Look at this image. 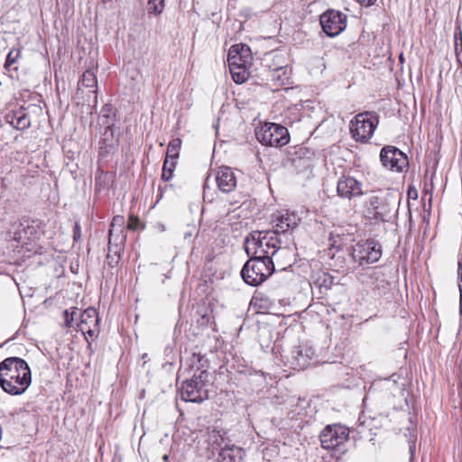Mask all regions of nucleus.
I'll return each mask as SVG.
<instances>
[{"label": "nucleus", "instance_id": "obj_1", "mask_svg": "<svg viewBox=\"0 0 462 462\" xmlns=\"http://www.w3.org/2000/svg\"><path fill=\"white\" fill-rule=\"evenodd\" d=\"M32 383L28 364L20 357H7L0 363V385L12 395L23 393Z\"/></svg>", "mask_w": 462, "mask_h": 462}, {"label": "nucleus", "instance_id": "obj_2", "mask_svg": "<svg viewBox=\"0 0 462 462\" xmlns=\"http://www.w3.org/2000/svg\"><path fill=\"white\" fill-rule=\"evenodd\" d=\"M245 249L248 256L278 260V253L286 250L281 247V241L271 230L253 231L245 239Z\"/></svg>", "mask_w": 462, "mask_h": 462}, {"label": "nucleus", "instance_id": "obj_3", "mask_svg": "<svg viewBox=\"0 0 462 462\" xmlns=\"http://www.w3.org/2000/svg\"><path fill=\"white\" fill-rule=\"evenodd\" d=\"M396 202L395 196L388 191L371 194L365 201V217L371 220L390 221Z\"/></svg>", "mask_w": 462, "mask_h": 462}, {"label": "nucleus", "instance_id": "obj_4", "mask_svg": "<svg viewBox=\"0 0 462 462\" xmlns=\"http://www.w3.org/2000/svg\"><path fill=\"white\" fill-rule=\"evenodd\" d=\"M273 272V260L250 256V259L242 268L241 275L245 283L251 286H258Z\"/></svg>", "mask_w": 462, "mask_h": 462}, {"label": "nucleus", "instance_id": "obj_5", "mask_svg": "<svg viewBox=\"0 0 462 462\" xmlns=\"http://www.w3.org/2000/svg\"><path fill=\"white\" fill-rule=\"evenodd\" d=\"M209 373L206 370L194 374L190 379L183 382L180 397L185 402H201L208 398V384Z\"/></svg>", "mask_w": 462, "mask_h": 462}, {"label": "nucleus", "instance_id": "obj_6", "mask_svg": "<svg viewBox=\"0 0 462 462\" xmlns=\"http://www.w3.org/2000/svg\"><path fill=\"white\" fill-rule=\"evenodd\" d=\"M377 125V116L370 112H363L350 121L349 130L354 140L365 143L373 136Z\"/></svg>", "mask_w": 462, "mask_h": 462}, {"label": "nucleus", "instance_id": "obj_7", "mask_svg": "<svg viewBox=\"0 0 462 462\" xmlns=\"http://www.w3.org/2000/svg\"><path fill=\"white\" fill-rule=\"evenodd\" d=\"M256 137L262 144L273 147H282L290 141L288 129L275 123L264 124L256 132Z\"/></svg>", "mask_w": 462, "mask_h": 462}, {"label": "nucleus", "instance_id": "obj_8", "mask_svg": "<svg viewBox=\"0 0 462 462\" xmlns=\"http://www.w3.org/2000/svg\"><path fill=\"white\" fill-rule=\"evenodd\" d=\"M382 256L381 245L374 239L357 243L352 250L353 259L363 266L377 262Z\"/></svg>", "mask_w": 462, "mask_h": 462}, {"label": "nucleus", "instance_id": "obj_9", "mask_svg": "<svg viewBox=\"0 0 462 462\" xmlns=\"http://www.w3.org/2000/svg\"><path fill=\"white\" fill-rule=\"evenodd\" d=\"M77 96L89 105L97 103V79L92 69H87L83 72L78 84Z\"/></svg>", "mask_w": 462, "mask_h": 462}, {"label": "nucleus", "instance_id": "obj_10", "mask_svg": "<svg viewBox=\"0 0 462 462\" xmlns=\"http://www.w3.org/2000/svg\"><path fill=\"white\" fill-rule=\"evenodd\" d=\"M380 160L384 168L393 171L401 172L408 167L406 154L394 146L382 148Z\"/></svg>", "mask_w": 462, "mask_h": 462}, {"label": "nucleus", "instance_id": "obj_11", "mask_svg": "<svg viewBox=\"0 0 462 462\" xmlns=\"http://www.w3.org/2000/svg\"><path fill=\"white\" fill-rule=\"evenodd\" d=\"M321 447L325 449H335L348 439V430L342 425H328L319 436Z\"/></svg>", "mask_w": 462, "mask_h": 462}, {"label": "nucleus", "instance_id": "obj_12", "mask_svg": "<svg viewBox=\"0 0 462 462\" xmlns=\"http://www.w3.org/2000/svg\"><path fill=\"white\" fill-rule=\"evenodd\" d=\"M323 32L329 37L338 35L346 26V16L339 11L328 10L320 15Z\"/></svg>", "mask_w": 462, "mask_h": 462}, {"label": "nucleus", "instance_id": "obj_13", "mask_svg": "<svg viewBox=\"0 0 462 462\" xmlns=\"http://www.w3.org/2000/svg\"><path fill=\"white\" fill-rule=\"evenodd\" d=\"M252 61L251 50L246 44L233 45L227 54L228 66H248Z\"/></svg>", "mask_w": 462, "mask_h": 462}, {"label": "nucleus", "instance_id": "obj_14", "mask_svg": "<svg viewBox=\"0 0 462 462\" xmlns=\"http://www.w3.org/2000/svg\"><path fill=\"white\" fill-rule=\"evenodd\" d=\"M337 189L338 196L345 199L363 194L362 183L351 176H342L337 181Z\"/></svg>", "mask_w": 462, "mask_h": 462}, {"label": "nucleus", "instance_id": "obj_15", "mask_svg": "<svg viewBox=\"0 0 462 462\" xmlns=\"http://www.w3.org/2000/svg\"><path fill=\"white\" fill-rule=\"evenodd\" d=\"M300 220V217L294 213H291L289 211L281 212L273 219L274 229L272 232H275L278 236V234L280 233L284 234L289 230L294 229L298 226Z\"/></svg>", "mask_w": 462, "mask_h": 462}, {"label": "nucleus", "instance_id": "obj_16", "mask_svg": "<svg viewBox=\"0 0 462 462\" xmlns=\"http://www.w3.org/2000/svg\"><path fill=\"white\" fill-rule=\"evenodd\" d=\"M118 144L115 125H106L99 142V155L106 157L114 153Z\"/></svg>", "mask_w": 462, "mask_h": 462}, {"label": "nucleus", "instance_id": "obj_17", "mask_svg": "<svg viewBox=\"0 0 462 462\" xmlns=\"http://www.w3.org/2000/svg\"><path fill=\"white\" fill-rule=\"evenodd\" d=\"M216 181L222 192H231L236 186V177L229 167H221L217 171Z\"/></svg>", "mask_w": 462, "mask_h": 462}, {"label": "nucleus", "instance_id": "obj_18", "mask_svg": "<svg viewBox=\"0 0 462 462\" xmlns=\"http://www.w3.org/2000/svg\"><path fill=\"white\" fill-rule=\"evenodd\" d=\"M98 324L97 312L93 308L85 310L80 315V322L78 324L79 329L83 334L94 336L96 327Z\"/></svg>", "mask_w": 462, "mask_h": 462}, {"label": "nucleus", "instance_id": "obj_19", "mask_svg": "<svg viewBox=\"0 0 462 462\" xmlns=\"http://www.w3.org/2000/svg\"><path fill=\"white\" fill-rule=\"evenodd\" d=\"M312 355L310 348L304 351L301 346H295L291 352L290 363L294 369L302 370L308 366Z\"/></svg>", "mask_w": 462, "mask_h": 462}, {"label": "nucleus", "instance_id": "obj_20", "mask_svg": "<svg viewBox=\"0 0 462 462\" xmlns=\"http://www.w3.org/2000/svg\"><path fill=\"white\" fill-rule=\"evenodd\" d=\"M34 232V226L28 223H15L13 225V231L11 238L18 243H25L26 240H31Z\"/></svg>", "mask_w": 462, "mask_h": 462}, {"label": "nucleus", "instance_id": "obj_21", "mask_svg": "<svg viewBox=\"0 0 462 462\" xmlns=\"http://www.w3.org/2000/svg\"><path fill=\"white\" fill-rule=\"evenodd\" d=\"M8 122L18 130H25L31 125V119L27 113L20 108L13 114L8 115Z\"/></svg>", "mask_w": 462, "mask_h": 462}, {"label": "nucleus", "instance_id": "obj_22", "mask_svg": "<svg viewBox=\"0 0 462 462\" xmlns=\"http://www.w3.org/2000/svg\"><path fill=\"white\" fill-rule=\"evenodd\" d=\"M244 450L236 446H226L218 455V462H241Z\"/></svg>", "mask_w": 462, "mask_h": 462}, {"label": "nucleus", "instance_id": "obj_23", "mask_svg": "<svg viewBox=\"0 0 462 462\" xmlns=\"http://www.w3.org/2000/svg\"><path fill=\"white\" fill-rule=\"evenodd\" d=\"M225 432L216 428H208L205 438L206 441L213 449L220 448L225 441Z\"/></svg>", "mask_w": 462, "mask_h": 462}, {"label": "nucleus", "instance_id": "obj_24", "mask_svg": "<svg viewBox=\"0 0 462 462\" xmlns=\"http://www.w3.org/2000/svg\"><path fill=\"white\" fill-rule=\"evenodd\" d=\"M233 80L241 84L244 83L248 78L247 66H228Z\"/></svg>", "mask_w": 462, "mask_h": 462}, {"label": "nucleus", "instance_id": "obj_25", "mask_svg": "<svg viewBox=\"0 0 462 462\" xmlns=\"http://www.w3.org/2000/svg\"><path fill=\"white\" fill-rule=\"evenodd\" d=\"M181 145L180 139L177 138L170 142L167 147L166 158L169 160H177Z\"/></svg>", "mask_w": 462, "mask_h": 462}, {"label": "nucleus", "instance_id": "obj_26", "mask_svg": "<svg viewBox=\"0 0 462 462\" xmlns=\"http://www.w3.org/2000/svg\"><path fill=\"white\" fill-rule=\"evenodd\" d=\"M124 224V217L116 216L113 217L109 229V242H111L112 236L115 235V233L119 234L123 232Z\"/></svg>", "mask_w": 462, "mask_h": 462}, {"label": "nucleus", "instance_id": "obj_27", "mask_svg": "<svg viewBox=\"0 0 462 462\" xmlns=\"http://www.w3.org/2000/svg\"><path fill=\"white\" fill-rule=\"evenodd\" d=\"M176 165V160L165 159L162 166V179L168 181L171 179Z\"/></svg>", "mask_w": 462, "mask_h": 462}, {"label": "nucleus", "instance_id": "obj_28", "mask_svg": "<svg viewBox=\"0 0 462 462\" xmlns=\"http://www.w3.org/2000/svg\"><path fill=\"white\" fill-rule=\"evenodd\" d=\"M111 115L114 116L113 107L109 105H106L101 110V115L99 116L100 123L105 126L114 125V119L110 116Z\"/></svg>", "mask_w": 462, "mask_h": 462}, {"label": "nucleus", "instance_id": "obj_29", "mask_svg": "<svg viewBox=\"0 0 462 462\" xmlns=\"http://www.w3.org/2000/svg\"><path fill=\"white\" fill-rule=\"evenodd\" d=\"M165 0H149L147 3V11L150 14H160L162 13Z\"/></svg>", "mask_w": 462, "mask_h": 462}, {"label": "nucleus", "instance_id": "obj_30", "mask_svg": "<svg viewBox=\"0 0 462 462\" xmlns=\"http://www.w3.org/2000/svg\"><path fill=\"white\" fill-rule=\"evenodd\" d=\"M319 287L330 289L334 284V277L327 273H323L317 280Z\"/></svg>", "mask_w": 462, "mask_h": 462}, {"label": "nucleus", "instance_id": "obj_31", "mask_svg": "<svg viewBox=\"0 0 462 462\" xmlns=\"http://www.w3.org/2000/svg\"><path fill=\"white\" fill-rule=\"evenodd\" d=\"M21 56V51L19 49H13L9 51L5 63V69H10L14 64L16 63Z\"/></svg>", "mask_w": 462, "mask_h": 462}, {"label": "nucleus", "instance_id": "obj_32", "mask_svg": "<svg viewBox=\"0 0 462 462\" xmlns=\"http://www.w3.org/2000/svg\"><path fill=\"white\" fill-rule=\"evenodd\" d=\"M78 309L73 307L64 311L65 326L69 328L72 326L74 315L77 314Z\"/></svg>", "mask_w": 462, "mask_h": 462}, {"label": "nucleus", "instance_id": "obj_33", "mask_svg": "<svg viewBox=\"0 0 462 462\" xmlns=\"http://www.w3.org/2000/svg\"><path fill=\"white\" fill-rule=\"evenodd\" d=\"M139 225V219L134 216H131L128 220L127 228L130 230H135Z\"/></svg>", "mask_w": 462, "mask_h": 462}, {"label": "nucleus", "instance_id": "obj_34", "mask_svg": "<svg viewBox=\"0 0 462 462\" xmlns=\"http://www.w3.org/2000/svg\"><path fill=\"white\" fill-rule=\"evenodd\" d=\"M462 41V31L459 29L455 32V48L458 47V43Z\"/></svg>", "mask_w": 462, "mask_h": 462}, {"label": "nucleus", "instance_id": "obj_35", "mask_svg": "<svg viewBox=\"0 0 462 462\" xmlns=\"http://www.w3.org/2000/svg\"><path fill=\"white\" fill-rule=\"evenodd\" d=\"M73 232H74V240L77 241L78 239L80 238V226L79 223H75Z\"/></svg>", "mask_w": 462, "mask_h": 462}, {"label": "nucleus", "instance_id": "obj_36", "mask_svg": "<svg viewBox=\"0 0 462 462\" xmlns=\"http://www.w3.org/2000/svg\"><path fill=\"white\" fill-rule=\"evenodd\" d=\"M455 51H456L457 61L460 65H462V52L459 51L458 47H456Z\"/></svg>", "mask_w": 462, "mask_h": 462}, {"label": "nucleus", "instance_id": "obj_37", "mask_svg": "<svg viewBox=\"0 0 462 462\" xmlns=\"http://www.w3.org/2000/svg\"><path fill=\"white\" fill-rule=\"evenodd\" d=\"M414 452H415V444L412 443L411 445H410V453H411L410 462H412V460H413Z\"/></svg>", "mask_w": 462, "mask_h": 462}, {"label": "nucleus", "instance_id": "obj_38", "mask_svg": "<svg viewBox=\"0 0 462 462\" xmlns=\"http://www.w3.org/2000/svg\"><path fill=\"white\" fill-rule=\"evenodd\" d=\"M458 288H459V292H460L459 306H460V309H462V278L458 283Z\"/></svg>", "mask_w": 462, "mask_h": 462}, {"label": "nucleus", "instance_id": "obj_39", "mask_svg": "<svg viewBox=\"0 0 462 462\" xmlns=\"http://www.w3.org/2000/svg\"><path fill=\"white\" fill-rule=\"evenodd\" d=\"M192 231H188L186 233H184V238L185 239H189L191 236H192Z\"/></svg>", "mask_w": 462, "mask_h": 462}, {"label": "nucleus", "instance_id": "obj_40", "mask_svg": "<svg viewBox=\"0 0 462 462\" xmlns=\"http://www.w3.org/2000/svg\"><path fill=\"white\" fill-rule=\"evenodd\" d=\"M103 4L112 3L113 0H100Z\"/></svg>", "mask_w": 462, "mask_h": 462}, {"label": "nucleus", "instance_id": "obj_41", "mask_svg": "<svg viewBox=\"0 0 462 462\" xmlns=\"http://www.w3.org/2000/svg\"><path fill=\"white\" fill-rule=\"evenodd\" d=\"M462 271L461 263H458V274L460 275V272Z\"/></svg>", "mask_w": 462, "mask_h": 462}, {"label": "nucleus", "instance_id": "obj_42", "mask_svg": "<svg viewBox=\"0 0 462 462\" xmlns=\"http://www.w3.org/2000/svg\"><path fill=\"white\" fill-rule=\"evenodd\" d=\"M168 458H169V456H168V455H164V456L162 457L163 461H167V460H168Z\"/></svg>", "mask_w": 462, "mask_h": 462}, {"label": "nucleus", "instance_id": "obj_43", "mask_svg": "<svg viewBox=\"0 0 462 462\" xmlns=\"http://www.w3.org/2000/svg\"><path fill=\"white\" fill-rule=\"evenodd\" d=\"M458 48H459V51L462 53V41H461V42L458 43Z\"/></svg>", "mask_w": 462, "mask_h": 462}, {"label": "nucleus", "instance_id": "obj_44", "mask_svg": "<svg viewBox=\"0 0 462 462\" xmlns=\"http://www.w3.org/2000/svg\"><path fill=\"white\" fill-rule=\"evenodd\" d=\"M400 60L402 61L403 60V57H402V54L400 55Z\"/></svg>", "mask_w": 462, "mask_h": 462}]
</instances>
